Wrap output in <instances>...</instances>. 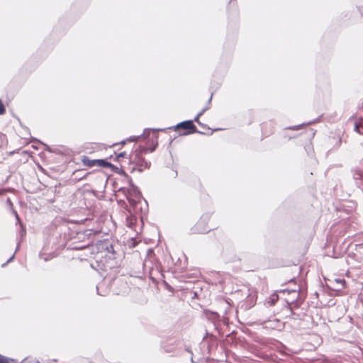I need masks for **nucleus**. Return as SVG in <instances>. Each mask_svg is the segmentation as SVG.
<instances>
[{
  "label": "nucleus",
  "instance_id": "1",
  "mask_svg": "<svg viewBox=\"0 0 363 363\" xmlns=\"http://www.w3.org/2000/svg\"><path fill=\"white\" fill-rule=\"evenodd\" d=\"M148 150L145 147H139L133 152L124 150L116 156V160L121 164V167L126 168L133 173L135 170L142 172L143 169L148 168L150 164L143 157V155Z\"/></svg>",
  "mask_w": 363,
  "mask_h": 363
},
{
  "label": "nucleus",
  "instance_id": "2",
  "mask_svg": "<svg viewBox=\"0 0 363 363\" xmlns=\"http://www.w3.org/2000/svg\"><path fill=\"white\" fill-rule=\"evenodd\" d=\"M211 216L209 213L203 214L195 225V230L199 233H205L211 230L208 223L211 220Z\"/></svg>",
  "mask_w": 363,
  "mask_h": 363
},
{
  "label": "nucleus",
  "instance_id": "3",
  "mask_svg": "<svg viewBox=\"0 0 363 363\" xmlns=\"http://www.w3.org/2000/svg\"><path fill=\"white\" fill-rule=\"evenodd\" d=\"M174 130H183L182 135H188L197 132V128L192 121H186L177 124L174 128Z\"/></svg>",
  "mask_w": 363,
  "mask_h": 363
},
{
  "label": "nucleus",
  "instance_id": "4",
  "mask_svg": "<svg viewBox=\"0 0 363 363\" xmlns=\"http://www.w3.org/2000/svg\"><path fill=\"white\" fill-rule=\"evenodd\" d=\"M82 162L84 165L91 167L94 166H105L106 162L103 160H90L87 156L82 157Z\"/></svg>",
  "mask_w": 363,
  "mask_h": 363
},
{
  "label": "nucleus",
  "instance_id": "5",
  "mask_svg": "<svg viewBox=\"0 0 363 363\" xmlns=\"http://www.w3.org/2000/svg\"><path fill=\"white\" fill-rule=\"evenodd\" d=\"M332 284H336L334 285V290L335 291H341L347 287L346 281L342 278H336L333 281H332Z\"/></svg>",
  "mask_w": 363,
  "mask_h": 363
},
{
  "label": "nucleus",
  "instance_id": "6",
  "mask_svg": "<svg viewBox=\"0 0 363 363\" xmlns=\"http://www.w3.org/2000/svg\"><path fill=\"white\" fill-rule=\"evenodd\" d=\"M285 293H287L289 295L291 296L290 298L286 299V302L290 304L294 303L297 300L299 295V292L297 290L289 291L286 289L283 291V294Z\"/></svg>",
  "mask_w": 363,
  "mask_h": 363
},
{
  "label": "nucleus",
  "instance_id": "7",
  "mask_svg": "<svg viewBox=\"0 0 363 363\" xmlns=\"http://www.w3.org/2000/svg\"><path fill=\"white\" fill-rule=\"evenodd\" d=\"M354 126L356 132L363 135V117L359 119L354 118Z\"/></svg>",
  "mask_w": 363,
  "mask_h": 363
},
{
  "label": "nucleus",
  "instance_id": "8",
  "mask_svg": "<svg viewBox=\"0 0 363 363\" xmlns=\"http://www.w3.org/2000/svg\"><path fill=\"white\" fill-rule=\"evenodd\" d=\"M278 300L279 296L277 294H273L269 297L268 300L267 301V303L269 306H272L277 302Z\"/></svg>",
  "mask_w": 363,
  "mask_h": 363
},
{
  "label": "nucleus",
  "instance_id": "9",
  "mask_svg": "<svg viewBox=\"0 0 363 363\" xmlns=\"http://www.w3.org/2000/svg\"><path fill=\"white\" fill-rule=\"evenodd\" d=\"M13 361L11 359H9L1 354H0V363H13Z\"/></svg>",
  "mask_w": 363,
  "mask_h": 363
},
{
  "label": "nucleus",
  "instance_id": "10",
  "mask_svg": "<svg viewBox=\"0 0 363 363\" xmlns=\"http://www.w3.org/2000/svg\"><path fill=\"white\" fill-rule=\"evenodd\" d=\"M6 113V108L2 103V101L0 100V115H3Z\"/></svg>",
  "mask_w": 363,
  "mask_h": 363
},
{
  "label": "nucleus",
  "instance_id": "11",
  "mask_svg": "<svg viewBox=\"0 0 363 363\" xmlns=\"http://www.w3.org/2000/svg\"><path fill=\"white\" fill-rule=\"evenodd\" d=\"M203 111L200 112L197 116L195 118L194 121L198 123L199 125H202V123L199 121V117L202 115Z\"/></svg>",
  "mask_w": 363,
  "mask_h": 363
},
{
  "label": "nucleus",
  "instance_id": "12",
  "mask_svg": "<svg viewBox=\"0 0 363 363\" xmlns=\"http://www.w3.org/2000/svg\"><path fill=\"white\" fill-rule=\"evenodd\" d=\"M194 185H197L199 188L201 189L202 188V185H201V183L200 182L199 179H196L194 182Z\"/></svg>",
  "mask_w": 363,
  "mask_h": 363
},
{
  "label": "nucleus",
  "instance_id": "13",
  "mask_svg": "<svg viewBox=\"0 0 363 363\" xmlns=\"http://www.w3.org/2000/svg\"><path fill=\"white\" fill-rule=\"evenodd\" d=\"M211 130H213V131H218V130H224L225 128H211Z\"/></svg>",
  "mask_w": 363,
  "mask_h": 363
}]
</instances>
